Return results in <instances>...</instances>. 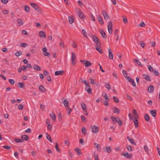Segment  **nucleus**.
I'll list each match as a JSON object with an SVG mask.
<instances>
[{"label":"nucleus","instance_id":"obj_61","mask_svg":"<svg viewBox=\"0 0 160 160\" xmlns=\"http://www.w3.org/2000/svg\"><path fill=\"white\" fill-rule=\"evenodd\" d=\"M82 82H83L85 85L89 84V82H87L86 80L84 79L82 80Z\"/></svg>","mask_w":160,"mask_h":160},{"label":"nucleus","instance_id":"obj_64","mask_svg":"<svg viewBox=\"0 0 160 160\" xmlns=\"http://www.w3.org/2000/svg\"><path fill=\"white\" fill-rule=\"evenodd\" d=\"M18 85L19 87L20 88H23V83L22 82H18Z\"/></svg>","mask_w":160,"mask_h":160},{"label":"nucleus","instance_id":"obj_33","mask_svg":"<svg viewBox=\"0 0 160 160\" xmlns=\"http://www.w3.org/2000/svg\"><path fill=\"white\" fill-rule=\"evenodd\" d=\"M144 150L145 152L147 153L148 154H149V149L147 145H145L143 147Z\"/></svg>","mask_w":160,"mask_h":160},{"label":"nucleus","instance_id":"obj_13","mask_svg":"<svg viewBox=\"0 0 160 160\" xmlns=\"http://www.w3.org/2000/svg\"><path fill=\"white\" fill-rule=\"evenodd\" d=\"M108 52L109 53V57L111 59H113V55L112 52L111 50L110 49H108Z\"/></svg>","mask_w":160,"mask_h":160},{"label":"nucleus","instance_id":"obj_12","mask_svg":"<svg viewBox=\"0 0 160 160\" xmlns=\"http://www.w3.org/2000/svg\"><path fill=\"white\" fill-rule=\"evenodd\" d=\"M97 19L100 24L101 25H103L104 23L103 21L102 20V17L99 15H98L97 16Z\"/></svg>","mask_w":160,"mask_h":160},{"label":"nucleus","instance_id":"obj_25","mask_svg":"<svg viewBox=\"0 0 160 160\" xmlns=\"http://www.w3.org/2000/svg\"><path fill=\"white\" fill-rule=\"evenodd\" d=\"M100 33L103 38H107V35L103 30H102L100 31Z\"/></svg>","mask_w":160,"mask_h":160},{"label":"nucleus","instance_id":"obj_18","mask_svg":"<svg viewBox=\"0 0 160 160\" xmlns=\"http://www.w3.org/2000/svg\"><path fill=\"white\" fill-rule=\"evenodd\" d=\"M39 89L40 91L43 92H44L46 91V89L42 85L40 86L39 87Z\"/></svg>","mask_w":160,"mask_h":160},{"label":"nucleus","instance_id":"obj_4","mask_svg":"<svg viewBox=\"0 0 160 160\" xmlns=\"http://www.w3.org/2000/svg\"><path fill=\"white\" fill-rule=\"evenodd\" d=\"M91 129L92 132L94 133H97L99 131V128L95 125L91 126Z\"/></svg>","mask_w":160,"mask_h":160},{"label":"nucleus","instance_id":"obj_34","mask_svg":"<svg viewBox=\"0 0 160 160\" xmlns=\"http://www.w3.org/2000/svg\"><path fill=\"white\" fill-rule=\"evenodd\" d=\"M118 118H119L118 117H115L113 116H112L111 117V119L113 122H114L115 121L117 122L118 120Z\"/></svg>","mask_w":160,"mask_h":160},{"label":"nucleus","instance_id":"obj_42","mask_svg":"<svg viewBox=\"0 0 160 160\" xmlns=\"http://www.w3.org/2000/svg\"><path fill=\"white\" fill-rule=\"evenodd\" d=\"M68 21L70 24H72L74 22L73 18L71 17H69L68 18Z\"/></svg>","mask_w":160,"mask_h":160},{"label":"nucleus","instance_id":"obj_7","mask_svg":"<svg viewBox=\"0 0 160 160\" xmlns=\"http://www.w3.org/2000/svg\"><path fill=\"white\" fill-rule=\"evenodd\" d=\"M42 50L43 52V54L45 56H47L48 57H50L51 56L50 53L47 52V48L46 47H44L42 48Z\"/></svg>","mask_w":160,"mask_h":160},{"label":"nucleus","instance_id":"obj_37","mask_svg":"<svg viewBox=\"0 0 160 160\" xmlns=\"http://www.w3.org/2000/svg\"><path fill=\"white\" fill-rule=\"evenodd\" d=\"M117 122L118 123L119 126H121L122 125V122L119 118H118V120Z\"/></svg>","mask_w":160,"mask_h":160},{"label":"nucleus","instance_id":"obj_8","mask_svg":"<svg viewBox=\"0 0 160 160\" xmlns=\"http://www.w3.org/2000/svg\"><path fill=\"white\" fill-rule=\"evenodd\" d=\"M138 118H134L132 116L131 120H132L134 123L135 127L136 128H137L138 127V122L137 120Z\"/></svg>","mask_w":160,"mask_h":160},{"label":"nucleus","instance_id":"obj_35","mask_svg":"<svg viewBox=\"0 0 160 160\" xmlns=\"http://www.w3.org/2000/svg\"><path fill=\"white\" fill-rule=\"evenodd\" d=\"M133 114L135 117L134 118H138V115L137 112L136 110L135 109L133 110Z\"/></svg>","mask_w":160,"mask_h":160},{"label":"nucleus","instance_id":"obj_50","mask_svg":"<svg viewBox=\"0 0 160 160\" xmlns=\"http://www.w3.org/2000/svg\"><path fill=\"white\" fill-rule=\"evenodd\" d=\"M105 87L108 90H109L111 89V86L110 84L107 83H106L105 85Z\"/></svg>","mask_w":160,"mask_h":160},{"label":"nucleus","instance_id":"obj_57","mask_svg":"<svg viewBox=\"0 0 160 160\" xmlns=\"http://www.w3.org/2000/svg\"><path fill=\"white\" fill-rule=\"evenodd\" d=\"M44 74L46 76H48L49 75V73L46 70H44L43 72Z\"/></svg>","mask_w":160,"mask_h":160},{"label":"nucleus","instance_id":"obj_19","mask_svg":"<svg viewBox=\"0 0 160 160\" xmlns=\"http://www.w3.org/2000/svg\"><path fill=\"white\" fill-rule=\"evenodd\" d=\"M39 35L41 37L46 38V35L44 32L41 31L39 32Z\"/></svg>","mask_w":160,"mask_h":160},{"label":"nucleus","instance_id":"obj_58","mask_svg":"<svg viewBox=\"0 0 160 160\" xmlns=\"http://www.w3.org/2000/svg\"><path fill=\"white\" fill-rule=\"evenodd\" d=\"M123 21L125 23H127L128 22V20L127 19L126 17H123Z\"/></svg>","mask_w":160,"mask_h":160},{"label":"nucleus","instance_id":"obj_5","mask_svg":"<svg viewBox=\"0 0 160 160\" xmlns=\"http://www.w3.org/2000/svg\"><path fill=\"white\" fill-rule=\"evenodd\" d=\"M112 21H110L109 22L108 25V31L109 33L110 34H111L112 32Z\"/></svg>","mask_w":160,"mask_h":160},{"label":"nucleus","instance_id":"obj_24","mask_svg":"<svg viewBox=\"0 0 160 160\" xmlns=\"http://www.w3.org/2000/svg\"><path fill=\"white\" fill-rule=\"evenodd\" d=\"M154 88L153 86L151 85L148 88V91L150 93H152L153 92Z\"/></svg>","mask_w":160,"mask_h":160},{"label":"nucleus","instance_id":"obj_59","mask_svg":"<svg viewBox=\"0 0 160 160\" xmlns=\"http://www.w3.org/2000/svg\"><path fill=\"white\" fill-rule=\"evenodd\" d=\"M72 111V109L71 108H68V112H67V114L68 115H70L71 112Z\"/></svg>","mask_w":160,"mask_h":160},{"label":"nucleus","instance_id":"obj_52","mask_svg":"<svg viewBox=\"0 0 160 160\" xmlns=\"http://www.w3.org/2000/svg\"><path fill=\"white\" fill-rule=\"evenodd\" d=\"M127 148L128 151H130L131 152L133 150L132 147L130 145L127 146Z\"/></svg>","mask_w":160,"mask_h":160},{"label":"nucleus","instance_id":"obj_15","mask_svg":"<svg viewBox=\"0 0 160 160\" xmlns=\"http://www.w3.org/2000/svg\"><path fill=\"white\" fill-rule=\"evenodd\" d=\"M18 26H21L24 23L22 22V20L20 18H18L17 20Z\"/></svg>","mask_w":160,"mask_h":160},{"label":"nucleus","instance_id":"obj_1","mask_svg":"<svg viewBox=\"0 0 160 160\" xmlns=\"http://www.w3.org/2000/svg\"><path fill=\"white\" fill-rule=\"evenodd\" d=\"M91 34L94 42L98 46H100L101 45V44L98 38L94 35H92Z\"/></svg>","mask_w":160,"mask_h":160},{"label":"nucleus","instance_id":"obj_16","mask_svg":"<svg viewBox=\"0 0 160 160\" xmlns=\"http://www.w3.org/2000/svg\"><path fill=\"white\" fill-rule=\"evenodd\" d=\"M29 137L27 135H23L22 136L21 139L23 141H27Z\"/></svg>","mask_w":160,"mask_h":160},{"label":"nucleus","instance_id":"obj_53","mask_svg":"<svg viewBox=\"0 0 160 160\" xmlns=\"http://www.w3.org/2000/svg\"><path fill=\"white\" fill-rule=\"evenodd\" d=\"M55 148H56V149L57 151L58 152H59L60 151V149L58 148V144L57 143H56V145H55Z\"/></svg>","mask_w":160,"mask_h":160},{"label":"nucleus","instance_id":"obj_46","mask_svg":"<svg viewBox=\"0 0 160 160\" xmlns=\"http://www.w3.org/2000/svg\"><path fill=\"white\" fill-rule=\"evenodd\" d=\"M113 100L114 101L117 103H118L119 102V99L118 98L116 97L115 96H114L113 98Z\"/></svg>","mask_w":160,"mask_h":160},{"label":"nucleus","instance_id":"obj_21","mask_svg":"<svg viewBox=\"0 0 160 160\" xmlns=\"http://www.w3.org/2000/svg\"><path fill=\"white\" fill-rule=\"evenodd\" d=\"M63 103L66 108H68V101L66 98L64 99L63 101Z\"/></svg>","mask_w":160,"mask_h":160},{"label":"nucleus","instance_id":"obj_14","mask_svg":"<svg viewBox=\"0 0 160 160\" xmlns=\"http://www.w3.org/2000/svg\"><path fill=\"white\" fill-rule=\"evenodd\" d=\"M64 73V71L63 70L58 71L55 72V76L61 75Z\"/></svg>","mask_w":160,"mask_h":160},{"label":"nucleus","instance_id":"obj_29","mask_svg":"<svg viewBox=\"0 0 160 160\" xmlns=\"http://www.w3.org/2000/svg\"><path fill=\"white\" fill-rule=\"evenodd\" d=\"M46 137L47 138L48 140V141L51 142H52V141L51 139V136L48 134L47 133H46Z\"/></svg>","mask_w":160,"mask_h":160},{"label":"nucleus","instance_id":"obj_30","mask_svg":"<svg viewBox=\"0 0 160 160\" xmlns=\"http://www.w3.org/2000/svg\"><path fill=\"white\" fill-rule=\"evenodd\" d=\"M86 67H88L92 65V63L89 61H86L84 63Z\"/></svg>","mask_w":160,"mask_h":160},{"label":"nucleus","instance_id":"obj_20","mask_svg":"<svg viewBox=\"0 0 160 160\" xmlns=\"http://www.w3.org/2000/svg\"><path fill=\"white\" fill-rule=\"evenodd\" d=\"M150 113L153 117H155L156 115V110H151L150 111Z\"/></svg>","mask_w":160,"mask_h":160},{"label":"nucleus","instance_id":"obj_27","mask_svg":"<svg viewBox=\"0 0 160 160\" xmlns=\"http://www.w3.org/2000/svg\"><path fill=\"white\" fill-rule=\"evenodd\" d=\"M144 78L148 81H150V77L149 75L147 74H144L143 75Z\"/></svg>","mask_w":160,"mask_h":160},{"label":"nucleus","instance_id":"obj_43","mask_svg":"<svg viewBox=\"0 0 160 160\" xmlns=\"http://www.w3.org/2000/svg\"><path fill=\"white\" fill-rule=\"evenodd\" d=\"M113 112L114 113H119L120 112V110L118 108H114V110H113Z\"/></svg>","mask_w":160,"mask_h":160},{"label":"nucleus","instance_id":"obj_55","mask_svg":"<svg viewBox=\"0 0 160 160\" xmlns=\"http://www.w3.org/2000/svg\"><path fill=\"white\" fill-rule=\"evenodd\" d=\"M95 48L100 53L102 54V50L98 47H96Z\"/></svg>","mask_w":160,"mask_h":160},{"label":"nucleus","instance_id":"obj_54","mask_svg":"<svg viewBox=\"0 0 160 160\" xmlns=\"http://www.w3.org/2000/svg\"><path fill=\"white\" fill-rule=\"evenodd\" d=\"M25 11L27 12H28L29 11V8L28 6H26L24 7Z\"/></svg>","mask_w":160,"mask_h":160},{"label":"nucleus","instance_id":"obj_6","mask_svg":"<svg viewBox=\"0 0 160 160\" xmlns=\"http://www.w3.org/2000/svg\"><path fill=\"white\" fill-rule=\"evenodd\" d=\"M76 58L75 54L74 52H72L71 58L72 64L73 65H74L76 64L75 60Z\"/></svg>","mask_w":160,"mask_h":160},{"label":"nucleus","instance_id":"obj_22","mask_svg":"<svg viewBox=\"0 0 160 160\" xmlns=\"http://www.w3.org/2000/svg\"><path fill=\"white\" fill-rule=\"evenodd\" d=\"M111 149L110 147L108 146H106V147L104 151L108 153H110L111 152Z\"/></svg>","mask_w":160,"mask_h":160},{"label":"nucleus","instance_id":"obj_56","mask_svg":"<svg viewBox=\"0 0 160 160\" xmlns=\"http://www.w3.org/2000/svg\"><path fill=\"white\" fill-rule=\"evenodd\" d=\"M81 118L82 121L83 122H84L86 120L85 117L83 115L81 116Z\"/></svg>","mask_w":160,"mask_h":160},{"label":"nucleus","instance_id":"obj_45","mask_svg":"<svg viewBox=\"0 0 160 160\" xmlns=\"http://www.w3.org/2000/svg\"><path fill=\"white\" fill-rule=\"evenodd\" d=\"M82 134H86V130L84 127H83L82 128Z\"/></svg>","mask_w":160,"mask_h":160},{"label":"nucleus","instance_id":"obj_62","mask_svg":"<svg viewBox=\"0 0 160 160\" xmlns=\"http://www.w3.org/2000/svg\"><path fill=\"white\" fill-rule=\"evenodd\" d=\"M126 78L128 81L130 82H132V80H133L132 78H131L129 76L127 77V78Z\"/></svg>","mask_w":160,"mask_h":160},{"label":"nucleus","instance_id":"obj_10","mask_svg":"<svg viewBox=\"0 0 160 160\" xmlns=\"http://www.w3.org/2000/svg\"><path fill=\"white\" fill-rule=\"evenodd\" d=\"M121 155L122 156H124L125 157L129 159H131L132 157V154H128V152L122 153Z\"/></svg>","mask_w":160,"mask_h":160},{"label":"nucleus","instance_id":"obj_49","mask_svg":"<svg viewBox=\"0 0 160 160\" xmlns=\"http://www.w3.org/2000/svg\"><path fill=\"white\" fill-rule=\"evenodd\" d=\"M148 68L150 71L153 72L154 70L153 68L150 65H149L148 66Z\"/></svg>","mask_w":160,"mask_h":160},{"label":"nucleus","instance_id":"obj_17","mask_svg":"<svg viewBox=\"0 0 160 160\" xmlns=\"http://www.w3.org/2000/svg\"><path fill=\"white\" fill-rule=\"evenodd\" d=\"M127 138L132 144L135 145H136V143L134 141L133 139L129 137H127Z\"/></svg>","mask_w":160,"mask_h":160},{"label":"nucleus","instance_id":"obj_2","mask_svg":"<svg viewBox=\"0 0 160 160\" xmlns=\"http://www.w3.org/2000/svg\"><path fill=\"white\" fill-rule=\"evenodd\" d=\"M30 4L37 11L39 12H42V10L41 8L35 3H31Z\"/></svg>","mask_w":160,"mask_h":160},{"label":"nucleus","instance_id":"obj_44","mask_svg":"<svg viewBox=\"0 0 160 160\" xmlns=\"http://www.w3.org/2000/svg\"><path fill=\"white\" fill-rule=\"evenodd\" d=\"M145 119L147 121H148L150 120V118L148 114H146L144 116Z\"/></svg>","mask_w":160,"mask_h":160},{"label":"nucleus","instance_id":"obj_11","mask_svg":"<svg viewBox=\"0 0 160 160\" xmlns=\"http://www.w3.org/2000/svg\"><path fill=\"white\" fill-rule=\"evenodd\" d=\"M102 13L104 19L105 20L108 19L109 18V16L107 13L104 10L102 11Z\"/></svg>","mask_w":160,"mask_h":160},{"label":"nucleus","instance_id":"obj_63","mask_svg":"<svg viewBox=\"0 0 160 160\" xmlns=\"http://www.w3.org/2000/svg\"><path fill=\"white\" fill-rule=\"evenodd\" d=\"M126 98L127 99H129L130 100L132 101V99L131 97L129 95H126Z\"/></svg>","mask_w":160,"mask_h":160},{"label":"nucleus","instance_id":"obj_9","mask_svg":"<svg viewBox=\"0 0 160 160\" xmlns=\"http://www.w3.org/2000/svg\"><path fill=\"white\" fill-rule=\"evenodd\" d=\"M85 89L88 92V94H91L92 93V89L89 85V84L85 85Z\"/></svg>","mask_w":160,"mask_h":160},{"label":"nucleus","instance_id":"obj_38","mask_svg":"<svg viewBox=\"0 0 160 160\" xmlns=\"http://www.w3.org/2000/svg\"><path fill=\"white\" fill-rule=\"evenodd\" d=\"M82 32L83 33V34L84 35V37H85L87 38H88L87 36V33L86 31L84 29H82Z\"/></svg>","mask_w":160,"mask_h":160},{"label":"nucleus","instance_id":"obj_28","mask_svg":"<svg viewBox=\"0 0 160 160\" xmlns=\"http://www.w3.org/2000/svg\"><path fill=\"white\" fill-rule=\"evenodd\" d=\"M134 61L136 63H137V64L139 65L141 67H142L143 66V64H142L141 62L138 59H134Z\"/></svg>","mask_w":160,"mask_h":160},{"label":"nucleus","instance_id":"obj_26","mask_svg":"<svg viewBox=\"0 0 160 160\" xmlns=\"http://www.w3.org/2000/svg\"><path fill=\"white\" fill-rule=\"evenodd\" d=\"M33 68L37 71H40L41 70L40 68L37 65H35L33 66Z\"/></svg>","mask_w":160,"mask_h":160},{"label":"nucleus","instance_id":"obj_36","mask_svg":"<svg viewBox=\"0 0 160 160\" xmlns=\"http://www.w3.org/2000/svg\"><path fill=\"white\" fill-rule=\"evenodd\" d=\"M81 106H82V108L83 110H86V106L84 102H82L81 104Z\"/></svg>","mask_w":160,"mask_h":160},{"label":"nucleus","instance_id":"obj_23","mask_svg":"<svg viewBox=\"0 0 160 160\" xmlns=\"http://www.w3.org/2000/svg\"><path fill=\"white\" fill-rule=\"evenodd\" d=\"M47 125H48L47 129L48 130H51L52 128V126L50 124V123L49 121H47L46 122Z\"/></svg>","mask_w":160,"mask_h":160},{"label":"nucleus","instance_id":"obj_39","mask_svg":"<svg viewBox=\"0 0 160 160\" xmlns=\"http://www.w3.org/2000/svg\"><path fill=\"white\" fill-rule=\"evenodd\" d=\"M75 151L77 152L78 155H79L81 154V151L78 148H76L75 149Z\"/></svg>","mask_w":160,"mask_h":160},{"label":"nucleus","instance_id":"obj_32","mask_svg":"<svg viewBox=\"0 0 160 160\" xmlns=\"http://www.w3.org/2000/svg\"><path fill=\"white\" fill-rule=\"evenodd\" d=\"M14 141L16 142L19 143L23 142V140L21 138H15L14 139Z\"/></svg>","mask_w":160,"mask_h":160},{"label":"nucleus","instance_id":"obj_47","mask_svg":"<svg viewBox=\"0 0 160 160\" xmlns=\"http://www.w3.org/2000/svg\"><path fill=\"white\" fill-rule=\"evenodd\" d=\"M122 73H123L124 76L126 78H127V77H128V74L125 71L123 70L122 71Z\"/></svg>","mask_w":160,"mask_h":160},{"label":"nucleus","instance_id":"obj_31","mask_svg":"<svg viewBox=\"0 0 160 160\" xmlns=\"http://www.w3.org/2000/svg\"><path fill=\"white\" fill-rule=\"evenodd\" d=\"M50 116L53 121H55L56 120V116L53 112H52V113H51Z\"/></svg>","mask_w":160,"mask_h":160},{"label":"nucleus","instance_id":"obj_48","mask_svg":"<svg viewBox=\"0 0 160 160\" xmlns=\"http://www.w3.org/2000/svg\"><path fill=\"white\" fill-rule=\"evenodd\" d=\"M20 46L23 48H25L27 47L28 46V44L26 43H20Z\"/></svg>","mask_w":160,"mask_h":160},{"label":"nucleus","instance_id":"obj_60","mask_svg":"<svg viewBox=\"0 0 160 160\" xmlns=\"http://www.w3.org/2000/svg\"><path fill=\"white\" fill-rule=\"evenodd\" d=\"M9 82L11 84H13L15 83L14 81L12 79H10L9 80Z\"/></svg>","mask_w":160,"mask_h":160},{"label":"nucleus","instance_id":"obj_40","mask_svg":"<svg viewBox=\"0 0 160 160\" xmlns=\"http://www.w3.org/2000/svg\"><path fill=\"white\" fill-rule=\"evenodd\" d=\"M60 40L61 42H60V43H59L60 46L61 47H62L63 48H65L64 44L63 42L61 39H60Z\"/></svg>","mask_w":160,"mask_h":160},{"label":"nucleus","instance_id":"obj_3","mask_svg":"<svg viewBox=\"0 0 160 160\" xmlns=\"http://www.w3.org/2000/svg\"><path fill=\"white\" fill-rule=\"evenodd\" d=\"M75 12L79 17L82 19L84 18V17L82 12L79 9H76Z\"/></svg>","mask_w":160,"mask_h":160},{"label":"nucleus","instance_id":"obj_51","mask_svg":"<svg viewBox=\"0 0 160 160\" xmlns=\"http://www.w3.org/2000/svg\"><path fill=\"white\" fill-rule=\"evenodd\" d=\"M22 54V53L21 51L17 52L15 53V55L17 57H18L20 55Z\"/></svg>","mask_w":160,"mask_h":160},{"label":"nucleus","instance_id":"obj_41","mask_svg":"<svg viewBox=\"0 0 160 160\" xmlns=\"http://www.w3.org/2000/svg\"><path fill=\"white\" fill-rule=\"evenodd\" d=\"M103 97L106 101H108L109 100L108 97L107 96V94L106 93H105L103 94Z\"/></svg>","mask_w":160,"mask_h":160}]
</instances>
